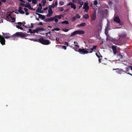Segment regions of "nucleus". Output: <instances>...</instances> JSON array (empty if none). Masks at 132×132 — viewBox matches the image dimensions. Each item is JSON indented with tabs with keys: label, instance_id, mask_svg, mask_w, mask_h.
<instances>
[{
	"label": "nucleus",
	"instance_id": "nucleus-1",
	"mask_svg": "<svg viewBox=\"0 0 132 132\" xmlns=\"http://www.w3.org/2000/svg\"><path fill=\"white\" fill-rule=\"evenodd\" d=\"M40 43L44 45H48L51 44V42L48 40L44 39L43 37L40 38V39L39 40Z\"/></svg>",
	"mask_w": 132,
	"mask_h": 132
},
{
	"label": "nucleus",
	"instance_id": "nucleus-2",
	"mask_svg": "<svg viewBox=\"0 0 132 132\" xmlns=\"http://www.w3.org/2000/svg\"><path fill=\"white\" fill-rule=\"evenodd\" d=\"M75 50L77 51L76 50ZM77 52H79L80 54H85L89 53L88 51H87L84 48H79Z\"/></svg>",
	"mask_w": 132,
	"mask_h": 132
},
{
	"label": "nucleus",
	"instance_id": "nucleus-3",
	"mask_svg": "<svg viewBox=\"0 0 132 132\" xmlns=\"http://www.w3.org/2000/svg\"><path fill=\"white\" fill-rule=\"evenodd\" d=\"M96 11L95 10H94L90 16V18L93 21L95 20L96 19Z\"/></svg>",
	"mask_w": 132,
	"mask_h": 132
},
{
	"label": "nucleus",
	"instance_id": "nucleus-4",
	"mask_svg": "<svg viewBox=\"0 0 132 132\" xmlns=\"http://www.w3.org/2000/svg\"><path fill=\"white\" fill-rule=\"evenodd\" d=\"M0 42L1 44L3 45L5 44V40L3 36L0 35Z\"/></svg>",
	"mask_w": 132,
	"mask_h": 132
},
{
	"label": "nucleus",
	"instance_id": "nucleus-5",
	"mask_svg": "<svg viewBox=\"0 0 132 132\" xmlns=\"http://www.w3.org/2000/svg\"><path fill=\"white\" fill-rule=\"evenodd\" d=\"M117 46L116 45L112 46V48L114 54H116L117 53Z\"/></svg>",
	"mask_w": 132,
	"mask_h": 132
},
{
	"label": "nucleus",
	"instance_id": "nucleus-6",
	"mask_svg": "<svg viewBox=\"0 0 132 132\" xmlns=\"http://www.w3.org/2000/svg\"><path fill=\"white\" fill-rule=\"evenodd\" d=\"M114 21L115 22L118 23H120L121 22L119 16L117 15L114 18Z\"/></svg>",
	"mask_w": 132,
	"mask_h": 132
},
{
	"label": "nucleus",
	"instance_id": "nucleus-7",
	"mask_svg": "<svg viewBox=\"0 0 132 132\" xmlns=\"http://www.w3.org/2000/svg\"><path fill=\"white\" fill-rule=\"evenodd\" d=\"M96 55L97 56V57L99 58L98 61L99 62L101 63V60L102 57V56L101 55L99 52H98V53H96Z\"/></svg>",
	"mask_w": 132,
	"mask_h": 132
},
{
	"label": "nucleus",
	"instance_id": "nucleus-8",
	"mask_svg": "<svg viewBox=\"0 0 132 132\" xmlns=\"http://www.w3.org/2000/svg\"><path fill=\"white\" fill-rule=\"evenodd\" d=\"M48 14L47 15V16H50L52 15L53 12L52 11V8L51 7H49V9L48 10Z\"/></svg>",
	"mask_w": 132,
	"mask_h": 132
},
{
	"label": "nucleus",
	"instance_id": "nucleus-9",
	"mask_svg": "<svg viewBox=\"0 0 132 132\" xmlns=\"http://www.w3.org/2000/svg\"><path fill=\"white\" fill-rule=\"evenodd\" d=\"M84 4H85L83 7V9H85V10H86L87 11L89 9V7L88 6V3L86 4V3H85Z\"/></svg>",
	"mask_w": 132,
	"mask_h": 132
},
{
	"label": "nucleus",
	"instance_id": "nucleus-10",
	"mask_svg": "<svg viewBox=\"0 0 132 132\" xmlns=\"http://www.w3.org/2000/svg\"><path fill=\"white\" fill-rule=\"evenodd\" d=\"M25 7H28L29 9L31 10H35V9L31 7V5L29 3L27 4L26 5Z\"/></svg>",
	"mask_w": 132,
	"mask_h": 132
},
{
	"label": "nucleus",
	"instance_id": "nucleus-11",
	"mask_svg": "<svg viewBox=\"0 0 132 132\" xmlns=\"http://www.w3.org/2000/svg\"><path fill=\"white\" fill-rule=\"evenodd\" d=\"M22 9L21 7H19V8L18 11L21 14H24L25 13L22 10Z\"/></svg>",
	"mask_w": 132,
	"mask_h": 132
},
{
	"label": "nucleus",
	"instance_id": "nucleus-12",
	"mask_svg": "<svg viewBox=\"0 0 132 132\" xmlns=\"http://www.w3.org/2000/svg\"><path fill=\"white\" fill-rule=\"evenodd\" d=\"M57 46L58 48H62L64 50H66L67 49L66 47L64 45H56V47Z\"/></svg>",
	"mask_w": 132,
	"mask_h": 132
},
{
	"label": "nucleus",
	"instance_id": "nucleus-13",
	"mask_svg": "<svg viewBox=\"0 0 132 132\" xmlns=\"http://www.w3.org/2000/svg\"><path fill=\"white\" fill-rule=\"evenodd\" d=\"M77 34H85V32L82 30H79L77 31Z\"/></svg>",
	"mask_w": 132,
	"mask_h": 132
},
{
	"label": "nucleus",
	"instance_id": "nucleus-14",
	"mask_svg": "<svg viewBox=\"0 0 132 132\" xmlns=\"http://www.w3.org/2000/svg\"><path fill=\"white\" fill-rule=\"evenodd\" d=\"M20 32H17L16 33H15L13 35H12L11 36L12 38H13V37H15V36H16L17 37H20Z\"/></svg>",
	"mask_w": 132,
	"mask_h": 132
},
{
	"label": "nucleus",
	"instance_id": "nucleus-15",
	"mask_svg": "<svg viewBox=\"0 0 132 132\" xmlns=\"http://www.w3.org/2000/svg\"><path fill=\"white\" fill-rule=\"evenodd\" d=\"M78 3L80 4V6H79V9L82 6V5L84 4L83 2H81V0H78Z\"/></svg>",
	"mask_w": 132,
	"mask_h": 132
},
{
	"label": "nucleus",
	"instance_id": "nucleus-16",
	"mask_svg": "<svg viewBox=\"0 0 132 132\" xmlns=\"http://www.w3.org/2000/svg\"><path fill=\"white\" fill-rule=\"evenodd\" d=\"M28 34H23L22 33H21L20 35V37L21 38L24 37H25L27 36Z\"/></svg>",
	"mask_w": 132,
	"mask_h": 132
},
{
	"label": "nucleus",
	"instance_id": "nucleus-17",
	"mask_svg": "<svg viewBox=\"0 0 132 132\" xmlns=\"http://www.w3.org/2000/svg\"><path fill=\"white\" fill-rule=\"evenodd\" d=\"M89 17V15L88 14H86L83 16V18L86 19H88Z\"/></svg>",
	"mask_w": 132,
	"mask_h": 132
},
{
	"label": "nucleus",
	"instance_id": "nucleus-18",
	"mask_svg": "<svg viewBox=\"0 0 132 132\" xmlns=\"http://www.w3.org/2000/svg\"><path fill=\"white\" fill-rule=\"evenodd\" d=\"M86 25V24L85 23H82L81 24L78 25V26L79 27H84Z\"/></svg>",
	"mask_w": 132,
	"mask_h": 132
},
{
	"label": "nucleus",
	"instance_id": "nucleus-19",
	"mask_svg": "<svg viewBox=\"0 0 132 132\" xmlns=\"http://www.w3.org/2000/svg\"><path fill=\"white\" fill-rule=\"evenodd\" d=\"M17 23L19 24V25H16V27L17 28L19 29V28L20 27V26H21V25L22 24V23L20 22H18Z\"/></svg>",
	"mask_w": 132,
	"mask_h": 132
},
{
	"label": "nucleus",
	"instance_id": "nucleus-20",
	"mask_svg": "<svg viewBox=\"0 0 132 132\" xmlns=\"http://www.w3.org/2000/svg\"><path fill=\"white\" fill-rule=\"evenodd\" d=\"M77 34V31L73 32L70 35V36H73Z\"/></svg>",
	"mask_w": 132,
	"mask_h": 132
},
{
	"label": "nucleus",
	"instance_id": "nucleus-21",
	"mask_svg": "<svg viewBox=\"0 0 132 132\" xmlns=\"http://www.w3.org/2000/svg\"><path fill=\"white\" fill-rule=\"evenodd\" d=\"M61 23L63 24H69V22L67 20H65L61 22Z\"/></svg>",
	"mask_w": 132,
	"mask_h": 132
},
{
	"label": "nucleus",
	"instance_id": "nucleus-22",
	"mask_svg": "<svg viewBox=\"0 0 132 132\" xmlns=\"http://www.w3.org/2000/svg\"><path fill=\"white\" fill-rule=\"evenodd\" d=\"M105 33L107 36H108V29L107 28L105 29Z\"/></svg>",
	"mask_w": 132,
	"mask_h": 132
},
{
	"label": "nucleus",
	"instance_id": "nucleus-23",
	"mask_svg": "<svg viewBox=\"0 0 132 132\" xmlns=\"http://www.w3.org/2000/svg\"><path fill=\"white\" fill-rule=\"evenodd\" d=\"M98 13L101 15H103L104 14V12L102 10H99L98 11Z\"/></svg>",
	"mask_w": 132,
	"mask_h": 132
},
{
	"label": "nucleus",
	"instance_id": "nucleus-24",
	"mask_svg": "<svg viewBox=\"0 0 132 132\" xmlns=\"http://www.w3.org/2000/svg\"><path fill=\"white\" fill-rule=\"evenodd\" d=\"M118 36L120 38H124L125 37V34H120Z\"/></svg>",
	"mask_w": 132,
	"mask_h": 132
},
{
	"label": "nucleus",
	"instance_id": "nucleus-25",
	"mask_svg": "<svg viewBox=\"0 0 132 132\" xmlns=\"http://www.w3.org/2000/svg\"><path fill=\"white\" fill-rule=\"evenodd\" d=\"M71 8H73L74 9H76V7L75 4L73 3L72 5H71Z\"/></svg>",
	"mask_w": 132,
	"mask_h": 132
},
{
	"label": "nucleus",
	"instance_id": "nucleus-26",
	"mask_svg": "<svg viewBox=\"0 0 132 132\" xmlns=\"http://www.w3.org/2000/svg\"><path fill=\"white\" fill-rule=\"evenodd\" d=\"M42 9V8L38 7L36 10V12H39Z\"/></svg>",
	"mask_w": 132,
	"mask_h": 132
},
{
	"label": "nucleus",
	"instance_id": "nucleus-27",
	"mask_svg": "<svg viewBox=\"0 0 132 132\" xmlns=\"http://www.w3.org/2000/svg\"><path fill=\"white\" fill-rule=\"evenodd\" d=\"M53 19H54V20L56 22H58V19H57V18L56 17V16H54V17Z\"/></svg>",
	"mask_w": 132,
	"mask_h": 132
},
{
	"label": "nucleus",
	"instance_id": "nucleus-28",
	"mask_svg": "<svg viewBox=\"0 0 132 132\" xmlns=\"http://www.w3.org/2000/svg\"><path fill=\"white\" fill-rule=\"evenodd\" d=\"M54 17H50V18H48V21H49V22L50 21H52L54 20Z\"/></svg>",
	"mask_w": 132,
	"mask_h": 132
},
{
	"label": "nucleus",
	"instance_id": "nucleus-29",
	"mask_svg": "<svg viewBox=\"0 0 132 132\" xmlns=\"http://www.w3.org/2000/svg\"><path fill=\"white\" fill-rule=\"evenodd\" d=\"M55 16L57 18H58L59 19H60L62 17V15L61 14L59 15H55Z\"/></svg>",
	"mask_w": 132,
	"mask_h": 132
},
{
	"label": "nucleus",
	"instance_id": "nucleus-30",
	"mask_svg": "<svg viewBox=\"0 0 132 132\" xmlns=\"http://www.w3.org/2000/svg\"><path fill=\"white\" fill-rule=\"evenodd\" d=\"M75 16L76 17V19H80V16L78 14H76Z\"/></svg>",
	"mask_w": 132,
	"mask_h": 132
},
{
	"label": "nucleus",
	"instance_id": "nucleus-31",
	"mask_svg": "<svg viewBox=\"0 0 132 132\" xmlns=\"http://www.w3.org/2000/svg\"><path fill=\"white\" fill-rule=\"evenodd\" d=\"M40 39V38L39 39H33V40L34 41L37 42H39L40 43V41L39 40Z\"/></svg>",
	"mask_w": 132,
	"mask_h": 132
},
{
	"label": "nucleus",
	"instance_id": "nucleus-32",
	"mask_svg": "<svg viewBox=\"0 0 132 132\" xmlns=\"http://www.w3.org/2000/svg\"><path fill=\"white\" fill-rule=\"evenodd\" d=\"M69 29H62V30L63 31L65 32H67L69 30Z\"/></svg>",
	"mask_w": 132,
	"mask_h": 132
},
{
	"label": "nucleus",
	"instance_id": "nucleus-33",
	"mask_svg": "<svg viewBox=\"0 0 132 132\" xmlns=\"http://www.w3.org/2000/svg\"><path fill=\"white\" fill-rule=\"evenodd\" d=\"M36 14L38 15V18H39V19L41 18L42 16V14H41L39 13H36Z\"/></svg>",
	"mask_w": 132,
	"mask_h": 132
},
{
	"label": "nucleus",
	"instance_id": "nucleus-34",
	"mask_svg": "<svg viewBox=\"0 0 132 132\" xmlns=\"http://www.w3.org/2000/svg\"><path fill=\"white\" fill-rule=\"evenodd\" d=\"M12 36H10V35H9L8 36H4V38H5L6 39H8V38H10L11 37H11Z\"/></svg>",
	"mask_w": 132,
	"mask_h": 132
},
{
	"label": "nucleus",
	"instance_id": "nucleus-35",
	"mask_svg": "<svg viewBox=\"0 0 132 132\" xmlns=\"http://www.w3.org/2000/svg\"><path fill=\"white\" fill-rule=\"evenodd\" d=\"M123 71V70L122 69H120L118 71V72L120 74H121V73H122V72Z\"/></svg>",
	"mask_w": 132,
	"mask_h": 132
},
{
	"label": "nucleus",
	"instance_id": "nucleus-36",
	"mask_svg": "<svg viewBox=\"0 0 132 132\" xmlns=\"http://www.w3.org/2000/svg\"><path fill=\"white\" fill-rule=\"evenodd\" d=\"M94 4L95 5H96L98 3V1L97 0H95L94 2Z\"/></svg>",
	"mask_w": 132,
	"mask_h": 132
},
{
	"label": "nucleus",
	"instance_id": "nucleus-37",
	"mask_svg": "<svg viewBox=\"0 0 132 132\" xmlns=\"http://www.w3.org/2000/svg\"><path fill=\"white\" fill-rule=\"evenodd\" d=\"M76 17L75 16H73L72 19V21L73 22L76 19Z\"/></svg>",
	"mask_w": 132,
	"mask_h": 132
},
{
	"label": "nucleus",
	"instance_id": "nucleus-38",
	"mask_svg": "<svg viewBox=\"0 0 132 132\" xmlns=\"http://www.w3.org/2000/svg\"><path fill=\"white\" fill-rule=\"evenodd\" d=\"M2 34L4 36H8L9 35H10V34L9 33H6L5 34H4L3 32H2Z\"/></svg>",
	"mask_w": 132,
	"mask_h": 132
},
{
	"label": "nucleus",
	"instance_id": "nucleus-39",
	"mask_svg": "<svg viewBox=\"0 0 132 132\" xmlns=\"http://www.w3.org/2000/svg\"><path fill=\"white\" fill-rule=\"evenodd\" d=\"M20 5L22 6H24L25 7V5H25L24 3H21L20 4Z\"/></svg>",
	"mask_w": 132,
	"mask_h": 132
},
{
	"label": "nucleus",
	"instance_id": "nucleus-40",
	"mask_svg": "<svg viewBox=\"0 0 132 132\" xmlns=\"http://www.w3.org/2000/svg\"><path fill=\"white\" fill-rule=\"evenodd\" d=\"M37 0H32V3L33 4H36L37 3Z\"/></svg>",
	"mask_w": 132,
	"mask_h": 132
},
{
	"label": "nucleus",
	"instance_id": "nucleus-41",
	"mask_svg": "<svg viewBox=\"0 0 132 132\" xmlns=\"http://www.w3.org/2000/svg\"><path fill=\"white\" fill-rule=\"evenodd\" d=\"M55 7V5L54 4H53L52 5H50L49 6V7H52L54 8Z\"/></svg>",
	"mask_w": 132,
	"mask_h": 132
},
{
	"label": "nucleus",
	"instance_id": "nucleus-42",
	"mask_svg": "<svg viewBox=\"0 0 132 132\" xmlns=\"http://www.w3.org/2000/svg\"><path fill=\"white\" fill-rule=\"evenodd\" d=\"M74 43L75 44H76L75 45V46H77L78 47H79V46L78 45H77L78 44V43L77 42H76L75 41L74 42Z\"/></svg>",
	"mask_w": 132,
	"mask_h": 132
},
{
	"label": "nucleus",
	"instance_id": "nucleus-43",
	"mask_svg": "<svg viewBox=\"0 0 132 132\" xmlns=\"http://www.w3.org/2000/svg\"><path fill=\"white\" fill-rule=\"evenodd\" d=\"M108 3L109 5H111L113 3L111 1H109Z\"/></svg>",
	"mask_w": 132,
	"mask_h": 132
},
{
	"label": "nucleus",
	"instance_id": "nucleus-44",
	"mask_svg": "<svg viewBox=\"0 0 132 132\" xmlns=\"http://www.w3.org/2000/svg\"><path fill=\"white\" fill-rule=\"evenodd\" d=\"M59 10L60 11L62 12L64 10V9L63 7H61L60 8Z\"/></svg>",
	"mask_w": 132,
	"mask_h": 132
},
{
	"label": "nucleus",
	"instance_id": "nucleus-45",
	"mask_svg": "<svg viewBox=\"0 0 132 132\" xmlns=\"http://www.w3.org/2000/svg\"><path fill=\"white\" fill-rule=\"evenodd\" d=\"M11 19L12 20V22H14L15 21V19L14 18H11Z\"/></svg>",
	"mask_w": 132,
	"mask_h": 132
},
{
	"label": "nucleus",
	"instance_id": "nucleus-46",
	"mask_svg": "<svg viewBox=\"0 0 132 132\" xmlns=\"http://www.w3.org/2000/svg\"><path fill=\"white\" fill-rule=\"evenodd\" d=\"M42 16L41 18V19L42 20H44L45 19V16L44 15H42Z\"/></svg>",
	"mask_w": 132,
	"mask_h": 132
},
{
	"label": "nucleus",
	"instance_id": "nucleus-47",
	"mask_svg": "<svg viewBox=\"0 0 132 132\" xmlns=\"http://www.w3.org/2000/svg\"><path fill=\"white\" fill-rule=\"evenodd\" d=\"M73 3H72V2H70L68 4H67V5H70L71 6V5H72V4Z\"/></svg>",
	"mask_w": 132,
	"mask_h": 132
},
{
	"label": "nucleus",
	"instance_id": "nucleus-48",
	"mask_svg": "<svg viewBox=\"0 0 132 132\" xmlns=\"http://www.w3.org/2000/svg\"><path fill=\"white\" fill-rule=\"evenodd\" d=\"M41 2L44 4H45L46 3V0H42Z\"/></svg>",
	"mask_w": 132,
	"mask_h": 132
},
{
	"label": "nucleus",
	"instance_id": "nucleus-49",
	"mask_svg": "<svg viewBox=\"0 0 132 132\" xmlns=\"http://www.w3.org/2000/svg\"><path fill=\"white\" fill-rule=\"evenodd\" d=\"M64 2L63 1H60L59 2L60 4L61 5H62L64 4Z\"/></svg>",
	"mask_w": 132,
	"mask_h": 132
},
{
	"label": "nucleus",
	"instance_id": "nucleus-50",
	"mask_svg": "<svg viewBox=\"0 0 132 132\" xmlns=\"http://www.w3.org/2000/svg\"><path fill=\"white\" fill-rule=\"evenodd\" d=\"M35 30H36V32H37L39 31L40 30L39 28H38L36 29Z\"/></svg>",
	"mask_w": 132,
	"mask_h": 132
},
{
	"label": "nucleus",
	"instance_id": "nucleus-51",
	"mask_svg": "<svg viewBox=\"0 0 132 132\" xmlns=\"http://www.w3.org/2000/svg\"><path fill=\"white\" fill-rule=\"evenodd\" d=\"M39 28L40 30H41L42 31H44L45 30V29L43 28Z\"/></svg>",
	"mask_w": 132,
	"mask_h": 132
},
{
	"label": "nucleus",
	"instance_id": "nucleus-52",
	"mask_svg": "<svg viewBox=\"0 0 132 132\" xmlns=\"http://www.w3.org/2000/svg\"><path fill=\"white\" fill-rule=\"evenodd\" d=\"M44 21L46 22H49L48 19V18H46L45 19Z\"/></svg>",
	"mask_w": 132,
	"mask_h": 132
},
{
	"label": "nucleus",
	"instance_id": "nucleus-53",
	"mask_svg": "<svg viewBox=\"0 0 132 132\" xmlns=\"http://www.w3.org/2000/svg\"><path fill=\"white\" fill-rule=\"evenodd\" d=\"M54 30L56 31H59L60 30V29L58 28H57L54 29Z\"/></svg>",
	"mask_w": 132,
	"mask_h": 132
},
{
	"label": "nucleus",
	"instance_id": "nucleus-54",
	"mask_svg": "<svg viewBox=\"0 0 132 132\" xmlns=\"http://www.w3.org/2000/svg\"><path fill=\"white\" fill-rule=\"evenodd\" d=\"M29 31L28 32H27L28 33L29 32H30L31 33V32H32V29H31L29 28Z\"/></svg>",
	"mask_w": 132,
	"mask_h": 132
},
{
	"label": "nucleus",
	"instance_id": "nucleus-55",
	"mask_svg": "<svg viewBox=\"0 0 132 132\" xmlns=\"http://www.w3.org/2000/svg\"><path fill=\"white\" fill-rule=\"evenodd\" d=\"M24 11L26 12H27L28 11V9H27V8H24Z\"/></svg>",
	"mask_w": 132,
	"mask_h": 132
},
{
	"label": "nucleus",
	"instance_id": "nucleus-56",
	"mask_svg": "<svg viewBox=\"0 0 132 132\" xmlns=\"http://www.w3.org/2000/svg\"><path fill=\"white\" fill-rule=\"evenodd\" d=\"M64 45H66L67 46V47L68 46L69 43L67 42H65L64 43Z\"/></svg>",
	"mask_w": 132,
	"mask_h": 132
},
{
	"label": "nucleus",
	"instance_id": "nucleus-57",
	"mask_svg": "<svg viewBox=\"0 0 132 132\" xmlns=\"http://www.w3.org/2000/svg\"><path fill=\"white\" fill-rule=\"evenodd\" d=\"M97 46H96V45H95V46H94L93 47V48L94 49H96L97 47Z\"/></svg>",
	"mask_w": 132,
	"mask_h": 132
},
{
	"label": "nucleus",
	"instance_id": "nucleus-58",
	"mask_svg": "<svg viewBox=\"0 0 132 132\" xmlns=\"http://www.w3.org/2000/svg\"><path fill=\"white\" fill-rule=\"evenodd\" d=\"M36 32V30H33L32 31V32H31V34H34Z\"/></svg>",
	"mask_w": 132,
	"mask_h": 132
},
{
	"label": "nucleus",
	"instance_id": "nucleus-59",
	"mask_svg": "<svg viewBox=\"0 0 132 132\" xmlns=\"http://www.w3.org/2000/svg\"><path fill=\"white\" fill-rule=\"evenodd\" d=\"M39 7H41V8H42V5L40 3H39Z\"/></svg>",
	"mask_w": 132,
	"mask_h": 132
},
{
	"label": "nucleus",
	"instance_id": "nucleus-60",
	"mask_svg": "<svg viewBox=\"0 0 132 132\" xmlns=\"http://www.w3.org/2000/svg\"><path fill=\"white\" fill-rule=\"evenodd\" d=\"M31 26L29 27V28H32L33 27L34 25H33V24H32V23H31Z\"/></svg>",
	"mask_w": 132,
	"mask_h": 132
},
{
	"label": "nucleus",
	"instance_id": "nucleus-61",
	"mask_svg": "<svg viewBox=\"0 0 132 132\" xmlns=\"http://www.w3.org/2000/svg\"><path fill=\"white\" fill-rule=\"evenodd\" d=\"M126 69L127 71H128L129 70V69L128 67H126Z\"/></svg>",
	"mask_w": 132,
	"mask_h": 132
},
{
	"label": "nucleus",
	"instance_id": "nucleus-62",
	"mask_svg": "<svg viewBox=\"0 0 132 132\" xmlns=\"http://www.w3.org/2000/svg\"><path fill=\"white\" fill-rule=\"evenodd\" d=\"M59 39L58 37H57L55 39V40L57 41H58V40H59Z\"/></svg>",
	"mask_w": 132,
	"mask_h": 132
},
{
	"label": "nucleus",
	"instance_id": "nucleus-63",
	"mask_svg": "<svg viewBox=\"0 0 132 132\" xmlns=\"http://www.w3.org/2000/svg\"><path fill=\"white\" fill-rule=\"evenodd\" d=\"M38 25H43V24L41 22H40L38 24Z\"/></svg>",
	"mask_w": 132,
	"mask_h": 132
},
{
	"label": "nucleus",
	"instance_id": "nucleus-64",
	"mask_svg": "<svg viewBox=\"0 0 132 132\" xmlns=\"http://www.w3.org/2000/svg\"><path fill=\"white\" fill-rule=\"evenodd\" d=\"M48 8L47 7H46L44 8V11L46 10Z\"/></svg>",
	"mask_w": 132,
	"mask_h": 132
}]
</instances>
